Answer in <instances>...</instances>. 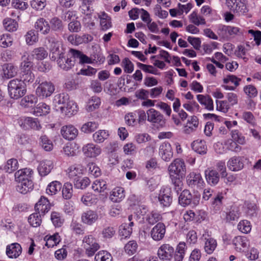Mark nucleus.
<instances>
[{
	"mask_svg": "<svg viewBox=\"0 0 261 261\" xmlns=\"http://www.w3.org/2000/svg\"><path fill=\"white\" fill-rule=\"evenodd\" d=\"M168 170L171 182L174 186L175 190L178 192L181 189V179L186 173L185 162L180 159H176L170 164Z\"/></svg>",
	"mask_w": 261,
	"mask_h": 261,
	"instance_id": "1",
	"label": "nucleus"
},
{
	"mask_svg": "<svg viewBox=\"0 0 261 261\" xmlns=\"http://www.w3.org/2000/svg\"><path fill=\"white\" fill-rule=\"evenodd\" d=\"M8 89L11 98L17 99L22 97L26 93L25 84L18 79H14L9 81Z\"/></svg>",
	"mask_w": 261,
	"mask_h": 261,
	"instance_id": "2",
	"label": "nucleus"
},
{
	"mask_svg": "<svg viewBox=\"0 0 261 261\" xmlns=\"http://www.w3.org/2000/svg\"><path fill=\"white\" fill-rule=\"evenodd\" d=\"M147 121L158 128L165 126L166 119L164 116L158 111L151 108L147 111Z\"/></svg>",
	"mask_w": 261,
	"mask_h": 261,
	"instance_id": "3",
	"label": "nucleus"
},
{
	"mask_svg": "<svg viewBox=\"0 0 261 261\" xmlns=\"http://www.w3.org/2000/svg\"><path fill=\"white\" fill-rule=\"evenodd\" d=\"M200 196L192 195L188 190H183L178 197L179 203L182 206L191 205L195 206L199 204Z\"/></svg>",
	"mask_w": 261,
	"mask_h": 261,
	"instance_id": "4",
	"label": "nucleus"
},
{
	"mask_svg": "<svg viewBox=\"0 0 261 261\" xmlns=\"http://www.w3.org/2000/svg\"><path fill=\"white\" fill-rule=\"evenodd\" d=\"M38 87L36 89V94L40 98H44L50 96L55 90V86L50 82L45 81L40 83V81L36 80Z\"/></svg>",
	"mask_w": 261,
	"mask_h": 261,
	"instance_id": "5",
	"label": "nucleus"
},
{
	"mask_svg": "<svg viewBox=\"0 0 261 261\" xmlns=\"http://www.w3.org/2000/svg\"><path fill=\"white\" fill-rule=\"evenodd\" d=\"M200 240L204 243V249L207 254H212L217 246L216 240L212 237L207 230H204Z\"/></svg>",
	"mask_w": 261,
	"mask_h": 261,
	"instance_id": "6",
	"label": "nucleus"
},
{
	"mask_svg": "<svg viewBox=\"0 0 261 261\" xmlns=\"http://www.w3.org/2000/svg\"><path fill=\"white\" fill-rule=\"evenodd\" d=\"M84 248L86 253L88 256H93L95 252L99 248V245L94 237L89 234L85 236L83 240Z\"/></svg>",
	"mask_w": 261,
	"mask_h": 261,
	"instance_id": "7",
	"label": "nucleus"
},
{
	"mask_svg": "<svg viewBox=\"0 0 261 261\" xmlns=\"http://www.w3.org/2000/svg\"><path fill=\"white\" fill-rule=\"evenodd\" d=\"M240 30L238 27L219 24L217 27V33L221 38L228 40L231 36L237 35Z\"/></svg>",
	"mask_w": 261,
	"mask_h": 261,
	"instance_id": "8",
	"label": "nucleus"
},
{
	"mask_svg": "<svg viewBox=\"0 0 261 261\" xmlns=\"http://www.w3.org/2000/svg\"><path fill=\"white\" fill-rule=\"evenodd\" d=\"M187 182L188 186L194 190L202 189L204 185V181L199 173L191 172L187 176Z\"/></svg>",
	"mask_w": 261,
	"mask_h": 261,
	"instance_id": "9",
	"label": "nucleus"
},
{
	"mask_svg": "<svg viewBox=\"0 0 261 261\" xmlns=\"http://www.w3.org/2000/svg\"><path fill=\"white\" fill-rule=\"evenodd\" d=\"M228 8L239 15L244 14L247 12L245 0H226Z\"/></svg>",
	"mask_w": 261,
	"mask_h": 261,
	"instance_id": "10",
	"label": "nucleus"
},
{
	"mask_svg": "<svg viewBox=\"0 0 261 261\" xmlns=\"http://www.w3.org/2000/svg\"><path fill=\"white\" fill-rule=\"evenodd\" d=\"M57 62L58 66L65 71H68L71 69L75 63V61L72 59L69 55L65 56L62 51L59 54Z\"/></svg>",
	"mask_w": 261,
	"mask_h": 261,
	"instance_id": "11",
	"label": "nucleus"
},
{
	"mask_svg": "<svg viewBox=\"0 0 261 261\" xmlns=\"http://www.w3.org/2000/svg\"><path fill=\"white\" fill-rule=\"evenodd\" d=\"M174 249L169 244H165L160 246L158 251V255L160 259L170 260L173 257Z\"/></svg>",
	"mask_w": 261,
	"mask_h": 261,
	"instance_id": "12",
	"label": "nucleus"
},
{
	"mask_svg": "<svg viewBox=\"0 0 261 261\" xmlns=\"http://www.w3.org/2000/svg\"><path fill=\"white\" fill-rule=\"evenodd\" d=\"M166 233V226L163 223H158L151 229L150 236L155 241L162 240Z\"/></svg>",
	"mask_w": 261,
	"mask_h": 261,
	"instance_id": "13",
	"label": "nucleus"
},
{
	"mask_svg": "<svg viewBox=\"0 0 261 261\" xmlns=\"http://www.w3.org/2000/svg\"><path fill=\"white\" fill-rule=\"evenodd\" d=\"M159 155L162 159L169 162L173 157V151L171 144L167 142L162 143L159 147Z\"/></svg>",
	"mask_w": 261,
	"mask_h": 261,
	"instance_id": "14",
	"label": "nucleus"
},
{
	"mask_svg": "<svg viewBox=\"0 0 261 261\" xmlns=\"http://www.w3.org/2000/svg\"><path fill=\"white\" fill-rule=\"evenodd\" d=\"M159 201L163 207H169L172 202L171 191L169 188H162L159 195Z\"/></svg>",
	"mask_w": 261,
	"mask_h": 261,
	"instance_id": "15",
	"label": "nucleus"
},
{
	"mask_svg": "<svg viewBox=\"0 0 261 261\" xmlns=\"http://www.w3.org/2000/svg\"><path fill=\"white\" fill-rule=\"evenodd\" d=\"M63 137L68 140L74 139L78 135V130L72 125H64L61 129Z\"/></svg>",
	"mask_w": 261,
	"mask_h": 261,
	"instance_id": "16",
	"label": "nucleus"
},
{
	"mask_svg": "<svg viewBox=\"0 0 261 261\" xmlns=\"http://www.w3.org/2000/svg\"><path fill=\"white\" fill-rule=\"evenodd\" d=\"M50 204L47 198L44 196H41L35 204V211L42 215H44L47 213L50 209Z\"/></svg>",
	"mask_w": 261,
	"mask_h": 261,
	"instance_id": "17",
	"label": "nucleus"
},
{
	"mask_svg": "<svg viewBox=\"0 0 261 261\" xmlns=\"http://www.w3.org/2000/svg\"><path fill=\"white\" fill-rule=\"evenodd\" d=\"M83 152L88 158H95L100 154L101 148L93 143H89L83 146Z\"/></svg>",
	"mask_w": 261,
	"mask_h": 261,
	"instance_id": "18",
	"label": "nucleus"
},
{
	"mask_svg": "<svg viewBox=\"0 0 261 261\" xmlns=\"http://www.w3.org/2000/svg\"><path fill=\"white\" fill-rule=\"evenodd\" d=\"M98 218V215L96 212L88 210L82 213L81 220L83 223L91 225L97 220Z\"/></svg>",
	"mask_w": 261,
	"mask_h": 261,
	"instance_id": "19",
	"label": "nucleus"
},
{
	"mask_svg": "<svg viewBox=\"0 0 261 261\" xmlns=\"http://www.w3.org/2000/svg\"><path fill=\"white\" fill-rule=\"evenodd\" d=\"M34 27L37 32H40L43 35H47L50 31L49 23L43 18L38 19L35 23Z\"/></svg>",
	"mask_w": 261,
	"mask_h": 261,
	"instance_id": "20",
	"label": "nucleus"
},
{
	"mask_svg": "<svg viewBox=\"0 0 261 261\" xmlns=\"http://www.w3.org/2000/svg\"><path fill=\"white\" fill-rule=\"evenodd\" d=\"M83 171V167L81 165L71 166L67 170L68 177L74 181L82 176Z\"/></svg>",
	"mask_w": 261,
	"mask_h": 261,
	"instance_id": "21",
	"label": "nucleus"
},
{
	"mask_svg": "<svg viewBox=\"0 0 261 261\" xmlns=\"http://www.w3.org/2000/svg\"><path fill=\"white\" fill-rule=\"evenodd\" d=\"M21 252L22 248L17 243H12L6 247V254L9 258H16L21 254Z\"/></svg>",
	"mask_w": 261,
	"mask_h": 261,
	"instance_id": "22",
	"label": "nucleus"
},
{
	"mask_svg": "<svg viewBox=\"0 0 261 261\" xmlns=\"http://www.w3.org/2000/svg\"><path fill=\"white\" fill-rule=\"evenodd\" d=\"M227 165L229 170L238 171L243 168L244 163L240 156H233L228 160Z\"/></svg>",
	"mask_w": 261,
	"mask_h": 261,
	"instance_id": "23",
	"label": "nucleus"
},
{
	"mask_svg": "<svg viewBox=\"0 0 261 261\" xmlns=\"http://www.w3.org/2000/svg\"><path fill=\"white\" fill-rule=\"evenodd\" d=\"M33 171L30 168H24L18 170L15 173L16 181L32 180Z\"/></svg>",
	"mask_w": 261,
	"mask_h": 261,
	"instance_id": "24",
	"label": "nucleus"
},
{
	"mask_svg": "<svg viewBox=\"0 0 261 261\" xmlns=\"http://www.w3.org/2000/svg\"><path fill=\"white\" fill-rule=\"evenodd\" d=\"M60 109L66 115L70 116L77 112L78 106L73 100L69 99L64 106L60 107Z\"/></svg>",
	"mask_w": 261,
	"mask_h": 261,
	"instance_id": "25",
	"label": "nucleus"
},
{
	"mask_svg": "<svg viewBox=\"0 0 261 261\" xmlns=\"http://www.w3.org/2000/svg\"><path fill=\"white\" fill-rule=\"evenodd\" d=\"M197 99L198 102L204 107L205 109L210 111L214 110L213 100L209 95L198 94L197 95Z\"/></svg>",
	"mask_w": 261,
	"mask_h": 261,
	"instance_id": "26",
	"label": "nucleus"
},
{
	"mask_svg": "<svg viewBox=\"0 0 261 261\" xmlns=\"http://www.w3.org/2000/svg\"><path fill=\"white\" fill-rule=\"evenodd\" d=\"M53 168V162L51 161L45 160L39 163L37 169L41 176H45L50 173Z\"/></svg>",
	"mask_w": 261,
	"mask_h": 261,
	"instance_id": "27",
	"label": "nucleus"
},
{
	"mask_svg": "<svg viewBox=\"0 0 261 261\" xmlns=\"http://www.w3.org/2000/svg\"><path fill=\"white\" fill-rule=\"evenodd\" d=\"M17 181L18 184L16 186V190L20 193L25 194L33 189L34 184L32 180Z\"/></svg>",
	"mask_w": 261,
	"mask_h": 261,
	"instance_id": "28",
	"label": "nucleus"
},
{
	"mask_svg": "<svg viewBox=\"0 0 261 261\" xmlns=\"http://www.w3.org/2000/svg\"><path fill=\"white\" fill-rule=\"evenodd\" d=\"M125 197L124 190L122 187H116L111 192L110 199L114 202H119Z\"/></svg>",
	"mask_w": 261,
	"mask_h": 261,
	"instance_id": "29",
	"label": "nucleus"
},
{
	"mask_svg": "<svg viewBox=\"0 0 261 261\" xmlns=\"http://www.w3.org/2000/svg\"><path fill=\"white\" fill-rule=\"evenodd\" d=\"M205 176L207 183L211 186L216 185L219 181V174L216 170H205Z\"/></svg>",
	"mask_w": 261,
	"mask_h": 261,
	"instance_id": "30",
	"label": "nucleus"
},
{
	"mask_svg": "<svg viewBox=\"0 0 261 261\" xmlns=\"http://www.w3.org/2000/svg\"><path fill=\"white\" fill-rule=\"evenodd\" d=\"M98 16L100 19V25L102 31H106L112 27L111 18L106 13L101 12L98 14Z\"/></svg>",
	"mask_w": 261,
	"mask_h": 261,
	"instance_id": "31",
	"label": "nucleus"
},
{
	"mask_svg": "<svg viewBox=\"0 0 261 261\" xmlns=\"http://www.w3.org/2000/svg\"><path fill=\"white\" fill-rule=\"evenodd\" d=\"M193 150L200 154H204L207 151V146L205 142L202 140H196L192 143Z\"/></svg>",
	"mask_w": 261,
	"mask_h": 261,
	"instance_id": "32",
	"label": "nucleus"
},
{
	"mask_svg": "<svg viewBox=\"0 0 261 261\" xmlns=\"http://www.w3.org/2000/svg\"><path fill=\"white\" fill-rule=\"evenodd\" d=\"M71 56L74 59H79V62L82 64L91 63L92 60L86 55L83 54L81 51L74 49H70L69 51Z\"/></svg>",
	"mask_w": 261,
	"mask_h": 261,
	"instance_id": "33",
	"label": "nucleus"
},
{
	"mask_svg": "<svg viewBox=\"0 0 261 261\" xmlns=\"http://www.w3.org/2000/svg\"><path fill=\"white\" fill-rule=\"evenodd\" d=\"M63 152L67 156H74L79 152V146L74 142L68 143L63 147Z\"/></svg>",
	"mask_w": 261,
	"mask_h": 261,
	"instance_id": "34",
	"label": "nucleus"
},
{
	"mask_svg": "<svg viewBox=\"0 0 261 261\" xmlns=\"http://www.w3.org/2000/svg\"><path fill=\"white\" fill-rule=\"evenodd\" d=\"M50 112V107L44 102H40L34 109V114L36 116H41L48 114Z\"/></svg>",
	"mask_w": 261,
	"mask_h": 261,
	"instance_id": "35",
	"label": "nucleus"
},
{
	"mask_svg": "<svg viewBox=\"0 0 261 261\" xmlns=\"http://www.w3.org/2000/svg\"><path fill=\"white\" fill-rule=\"evenodd\" d=\"M24 127L25 128H31L34 129L39 130L41 125L38 119L32 117H26L23 120Z\"/></svg>",
	"mask_w": 261,
	"mask_h": 261,
	"instance_id": "36",
	"label": "nucleus"
},
{
	"mask_svg": "<svg viewBox=\"0 0 261 261\" xmlns=\"http://www.w3.org/2000/svg\"><path fill=\"white\" fill-rule=\"evenodd\" d=\"M82 202L86 206H91L98 201L97 196L91 193H87L81 198Z\"/></svg>",
	"mask_w": 261,
	"mask_h": 261,
	"instance_id": "37",
	"label": "nucleus"
},
{
	"mask_svg": "<svg viewBox=\"0 0 261 261\" xmlns=\"http://www.w3.org/2000/svg\"><path fill=\"white\" fill-rule=\"evenodd\" d=\"M101 101L99 97L94 96L91 97L88 101L86 110L88 112H92L98 109L100 105Z\"/></svg>",
	"mask_w": 261,
	"mask_h": 261,
	"instance_id": "38",
	"label": "nucleus"
},
{
	"mask_svg": "<svg viewBox=\"0 0 261 261\" xmlns=\"http://www.w3.org/2000/svg\"><path fill=\"white\" fill-rule=\"evenodd\" d=\"M109 136L108 131L106 130H98L93 135V139L95 142L101 143L107 139Z\"/></svg>",
	"mask_w": 261,
	"mask_h": 261,
	"instance_id": "39",
	"label": "nucleus"
},
{
	"mask_svg": "<svg viewBox=\"0 0 261 261\" xmlns=\"http://www.w3.org/2000/svg\"><path fill=\"white\" fill-rule=\"evenodd\" d=\"M162 220V215L157 211H153L148 213L146 217V221L150 225L159 223Z\"/></svg>",
	"mask_w": 261,
	"mask_h": 261,
	"instance_id": "40",
	"label": "nucleus"
},
{
	"mask_svg": "<svg viewBox=\"0 0 261 261\" xmlns=\"http://www.w3.org/2000/svg\"><path fill=\"white\" fill-rule=\"evenodd\" d=\"M31 55L33 58L37 60H42L47 57L48 53L44 47H39L34 49Z\"/></svg>",
	"mask_w": 261,
	"mask_h": 261,
	"instance_id": "41",
	"label": "nucleus"
},
{
	"mask_svg": "<svg viewBox=\"0 0 261 261\" xmlns=\"http://www.w3.org/2000/svg\"><path fill=\"white\" fill-rule=\"evenodd\" d=\"M45 245L48 248H51L57 245L61 241L60 236L58 233H55L52 236H46L44 238Z\"/></svg>",
	"mask_w": 261,
	"mask_h": 261,
	"instance_id": "42",
	"label": "nucleus"
},
{
	"mask_svg": "<svg viewBox=\"0 0 261 261\" xmlns=\"http://www.w3.org/2000/svg\"><path fill=\"white\" fill-rule=\"evenodd\" d=\"M232 244L237 250L241 251L242 248L247 246V240L245 237L237 236L233 239Z\"/></svg>",
	"mask_w": 261,
	"mask_h": 261,
	"instance_id": "43",
	"label": "nucleus"
},
{
	"mask_svg": "<svg viewBox=\"0 0 261 261\" xmlns=\"http://www.w3.org/2000/svg\"><path fill=\"white\" fill-rule=\"evenodd\" d=\"M37 97L34 95H29L23 97L20 101V105L24 107H33L37 103Z\"/></svg>",
	"mask_w": 261,
	"mask_h": 261,
	"instance_id": "44",
	"label": "nucleus"
},
{
	"mask_svg": "<svg viewBox=\"0 0 261 261\" xmlns=\"http://www.w3.org/2000/svg\"><path fill=\"white\" fill-rule=\"evenodd\" d=\"M3 70L5 77L10 79L16 75L17 68L12 64H7L4 65Z\"/></svg>",
	"mask_w": 261,
	"mask_h": 261,
	"instance_id": "45",
	"label": "nucleus"
},
{
	"mask_svg": "<svg viewBox=\"0 0 261 261\" xmlns=\"http://www.w3.org/2000/svg\"><path fill=\"white\" fill-rule=\"evenodd\" d=\"M50 30L58 32L63 29L64 25L62 20L57 17H54L49 21Z\"/></svg>",
	"mask_w": 261,
	"mask_h": 261,
	"instance_id": "46",
	"label": "nucleus"
},
{
	"mask_svg": "<svg viewBox=\"0 0 261 261\" xmlns=\"http://www.w3.org/2000/svg\"><path fill=\"white\" fill-rule=\"evenodd\" d=\"M61 188V184L59 181H52L47 187L46 193L50 195H55L60 190Z\"/></svg>",
	"mask_w": 261,
	"mask_h": 261,
	"instance_id": "47",
	"label": "nucleus"
},
{
	"mask_svg": "<svg viewBox=\"0 0 261 261\" xmlns=\"http://www.w3.org/2000/svg\"><path fill=\"white\" fill-rule=\"evenodd\" d=\"M50 219L53 224L56 227H61L64 222V219L62 214L57 212H53L51 213Z\"/></svg>",
	"mask_w": 261,
	"mask_h": 261,
	"instance_id": "48",
	"label": "nucleus"
},
{
	"mask_svg": "<svg viewBox=\"0 0 261 261\" xmlns=\"http://www.w3.org/2000/svg\"><path fill=\"white\" fill-rule=\"evenodd\" d=\"M25 41L28 45H32L38 41V33L34 30L28 31L25 35Z\"/></svg>",
	"mask_w": 261,
	"mask_h": 261,
	"instance_id": "49",
	"label": "nucleus"
},
{
	"mask_svg": "<svg viewBox=\"0 0 261 261\" xmlns=\"http://www.w3.org/2000/svg\"><path fill=\"white\" fill-rule=\"evenodd\" d=\"M95 261H113L112 255L107 251L101 250L96 254Z\"/></svg>",
	"mask_w": 261,
	"mask_h": 261,
	"instance_id": "50",
	"label": "nucleus"
},
{
	"mask_svg": "<svg viewBox=\"0 0 261 261\" xmlns=\"http://www.w3.org/2000/svg\"><path fill=\"white\" fill-rule=\"evenodd\" d=\"M3 25L5 29L9 32H14L16 31L18 24L17 22L11 18H6L3 21Z\"/></svg>",
	"mask_w": 261,
	"mask_h": 261,
	"instance_id": "51",
	"label": "nucleus"
},
{
	"mask_svg": "<svg viewBox=\"0 0 261 261\" xmlns=\"http://www.w3.org/2000/svg\"><path fill=\"white\" fill-rule=\"evenodd\" d=\"M41 215V214L36 212L31 214L28 218L29 223L33 227L39 226L42 222Z\"/></svg>",
	"mask_w": 261,
	"mask_h": 261,
	"instance_id": "52",
	"label": "nucleus"
},
{
	"mask_svg": "<svg viewBox=\"0 0 261 261\" xmlns=\"http://www.w3.org/2000/svg\"><path fill=\"white\" fill-rule=\"evenodd\" d=\"M72 185L68 182H65L62 188L63 197L65 199H69L72 197Z\"/></svg>",
	"mask_w": 261,
	"mask_h": 261,
	"instance_id": "53",
	"label": "nucleus"
},
{
	"mask_svg": "<svg viewBox=\"0 0 261 261\" xmlns=\"http://www.w3.org/2000/svg\"><path fill=\"white\" fill-rule=\"evenodd\" d=\"M18 168V163L16 159H11L9 160L6 165L4 166V170L6 172L11 173L17 170Z\"/></svg>",
	"mask_w": 261,
	"mask_h": 261,
	"instance_id": "54",
	"label": "nucleus"
},
{
	"mask_svg": "<svg viewBox=\"0 0 261 261\" xmlns=\"http://www.w3.org/2000/svg\"><path fill=\"white\" fill-rule=\"evenodd\" d=\"M92 188L94 191L103 192L107 189L106 181L103 179H96L93 182Z\"/></svg>",
	"mask_w": 261,
	"mask_h": 261,
	"instance_id": "55",
	"label": "nucleus"
},
{
	"mask_svg": "<svg viewBox=\"0 0 261 261\" xmlns=\"http://www.w3.org/2000/svg\"><path fill=\"white\" fill-rule=\"evenodd\" d=\"M237 228L239 231L243 233H248L251 230L250 222L246 220L241 221L238 224Z\"/></svg>",
	"mask_w": 261,
	"mask_h": 261,
	"instance_id": "56",
	"label": "nucleus"
},
{
	"mask_svg": "<svg viewBox=\"0 0 261 261\" xmlns=\"http://www.w3.org/2000/svg\"><path fill=\"white\" fill-rule=\"evenodd\" d=\"M224 198L222 193L218 194L213 199L212 202V208L215 212L219 211L222 205V200Z\"/></svg>",
	"mask_w": 261,
	"mask_h": 261,
	"instance_id": "57",
	"label": "nucleus"
},
{
	"mask_svg": "<svg viewBox=\"0 0 261 261\" xmlns=\"http://www.w3.org/2000/svg\"><path fill=\"white\" fill-rule=\"evenodd\" d=\"M138 249V244L135 241H129L124 247V250L129 255H132L135 254Z\"/></svg>",
	"mask_w": 261,
	"mask_h": 261,
	"instance_id": "58",
	"label": "nucleus"
},
{
	"mask_svg": "<svg viewBox=\"0 0 261 261\" xmlns=\"http://www.w3.org/2000/svg\"><path fill=\"white\" fill-rule=\"evenodd\" d=\"M40 139V145L45 151H49L53 149V144L46 136H42Z\"/></svg>",
	"mask_w": 261,
	"mask_h": 261,
	"instance_id": "59",
	"label": "nucleus"
},
{
	"mask_svg": "<svg viewBox=\"0 0 261 261\" xmlns=\"http://www.w3.org/2000/svg\"><path fill=\"white\" fill-rule=\"evenodd\" d=\"M20 77L19 81L24 82L26 85L27 83H32L34 80V75L31 72V70L21 71Z\"/></svg>",
	"mask_w": 261,
	"mask_h": 261,
	"instance_id": "60",
	"label": "nucleus"
},
{
	"mask_svg": "<svg viewBox=\"0 0 261 261\" xmlns=\"http://www.w3.org/2000/svg\"><path fill=\"white\" fill-rule=\"evenodd\" d=\"M13 39L8 34H3L0 36V46L6 48L12 45Z\"/></svg>",
	"mask_w": 261,
	"mask_h": 261,
	"instance_id": "61",
	"label": "nucleus"
},
{
	"mask_svg": "<svg viewBox=\"0 0 261 261\" xmlns=\"http://www.w3.org/2000/svg\"><path fill=\"white\" fill-rule=\"evenodd\" d=\"M231 137L232 140L240 145H244L246 143V140L244 136L238 130L231 131Z\"/></svg>",
	"mask_w": 261,
	"mask_h": 261,
	"instance_id": "62",
	"label": "nucleus"
},
{
	"mask_svg": "<svg viewBox=\"0 0 261 261\" xmlns=\"http://www.w3.org/2000/svg\"><path fill=\"white\" fill-rule=\"evenodd\" d=\"M98 127V123L95 122H88L83 125L81 130L85 133L94 132Z\"/></svg>",
	"mask_w": 261,
	"mask_h": 261,
	"instance_id": "63",
	"label": "nucleus"
},
{
	"mask_svg": "<svg viewBox=\"0 0 261 261\" xmlns=\"http://www.w3.org/2000/svg\"><path fill=\"white\" fill-rule=\"evenodd\" d=\"M69 99V96L68 94L62 93L55 96L54 101L56 104L63 105L64 106Z\"/></svg>",
	"mask_w": 261,
	"mask_h": 261,
	"instance_id": "64",
	"label": "nucleus"
}]
</instances>
